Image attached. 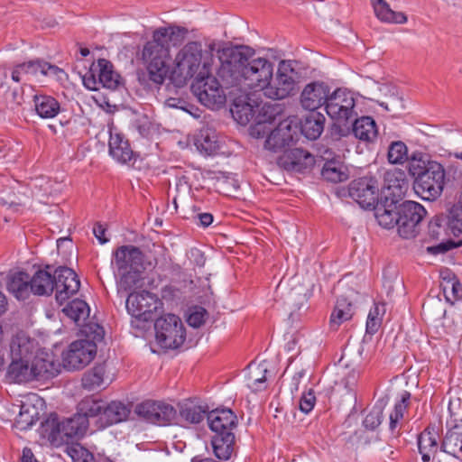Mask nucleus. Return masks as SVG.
<instances>
[{"label":"nucleus","instance_id":"nucleus-1","mask_svg":"<svg viewBox=\"0 0 462 462\" xmlns=\"http://www.w3.org/2000/svg\"><path fill=\"white\" fill-rule=\"evenodd\" d=\"M219 52L220 66L217 76L226 87L255 88L263 92L271 79L273 65L264 58H254V51L247 46L225 48Z\"/></svg>","mask_w":462,"mask_h":462},{"label":"nucleus","instance_id":"nucleus-2","mask_svg":"<svg viewBox=\"0 0 462 462\" xmlns=\"http://www.w3.org/2000/svg\"><path fill=\"white\" fill-rule=\"evenodd\" d=\"M188 30L180 26L160 27L156 29L152 40L147 42L142 51V60L146 67L149 79L155 85H162L170 71L171 60L169 43L180 45L185 40Z\"/></svg>","mask_w":462,"mask_h":462},{"label":"nucleus","instance_id":"nucleus-3","mask_svg":"<svg viewBox=\"0 0 462 462\" xmlns=\"http://www.w3.org/2000/svg\"><path fill=\"white\" fill-rule=\"evenodd\" d=\"M112 264L117 294H125L141 286L144 272L143 254L134 245H122L113 253Z\"/></svg>","mask_w":462,"mask_h":462},{"label":"nucleus","instance_id":"nucleus-4","mask_svg":"<svg viewBox=\"0 0 462 462\" xmlns=\"http://www.w3.org/2000/svg\"><path fill=\"white\" fill-rule=\"evenodd\" d=\"M80 287L77 273L70 268L60 266L51 275L46 270H40L30 279L31 291L35 295H50L56 291L55 298L62 305L76 294Z\"/></svg>","mask_w":462,"mask_h":462},{"label":"nucleus","instance_id":"nucleus-5","mask_svg":"<svg viewBox=\"0 0 462 462\" xmlns=\"http://www.w3.org/2000/svg\"><path fill=\"white\" fill-rule=\"evenodd\" d=\"M6 379L11 383H28L33 380H46L59 373V364L47 352H39L32 360L11 358Z\"/></svg>","mask_w":462,"mask_h":462},{"label":"nucleus","instance_id":"nucleus-6","mask_svg":"<svg viewBox=\"0 0 462 462\" xmlns=\"http://www.w3.org/2000/svg\"><path fill=\"white\" fill-rule=\"evenodd\" d=\"M209 429L214 432L211 444L215 456L218 459L227 460L234 451L237 418L229 409L214 410L207 414Z\"/></svg>","mask_w":462,"mask_h":462},{"label":"nucleus","instance_id":"nucleus-7","mask_svg":"<svg viewBox=\"0 0 462 462\" xmlns=\"http://www.w3.org/2000/svg\"><path fill=\"white\" fill-rule=\"evenodd\" d=\"M171 79L180 87L193 77L199 78L203 68V48L200 42L191 41L179 50L174 58Z\"/></svg>","mask_w":462,"mask_h":462},{"label":"nucleus","instance_id":"nucleus-8","mask_svg":"<svg viewBox=\"0 0 462 462\" xmlns=\"http://www.w3.org/2000/svg\"><path fill=\"white\" fill-rule=\"evenodd\" d=\"M209 62L205 60L203 68L191 85V90L198 100L205 106L210 109L221 107L226 103V94L224 88H229L221 80L211 76Z\"/></svg>","mask_w":462,"mask_h":462},{"label":"nucleus","instance_id":"nucleus-9","mask_svg":"<svg viewBox=\"0 0 462 462\" xmlns=\"http://www.w3.org/2000/svg\"><path fill=\"white\" fill-rule=\"evenodd\" d=\"M155 339L163 349H175L185 341L186 331L181 319L174 314H166L155 319Z\"/></svg>","mask_w":462,"mask_h":462},{"label":"nucleus","instance_id":"nucleus-10","mask_svg":"<svg viewBox=\"0 0 462 462\" xmlns=\"http://www.w3.org/2000/svg\"><path fill=\"white\" fill-rule=\"evenodd\" d=\"M446 183V171L438 162H430L426 173L413 182L416 194L424 200L433 201L439 198Z\"/></svg>","mask_w":462,"mask_h":462},{"label":"nucleus","instance_id":"nucleus-11","mask_svg":"<svg viewBox=\"0 0 462 462\" xmlns=\"http://www.w3.org/2000/svg\"><path fill=\"white\" fill-rule=\"evenodd\" d=\"M88 427V420L76 413L71 418L59 421L56 419L47 421L46 431H49V439L56 445L69 442L73 438L82 437Z\"/></svg>","mask_w":462,"mask_h":462},{"label":"nucleus","instance_id":"nucleus-12","mask_svg":"<svg viewBox=\"0 0 462 462\" xmlns=\"http://www.w3.org/2000/svg\"><path fill=\"white\" fill-rule=\"evenodd\" d=\"M328 116L338 124H346L357 116L354 93L337 88L329 93L325 106Z\"/></svg>","mask_w":462,"mask_h":462},{"label":"nucleus","instance_id":"nucleus-13","mask_svg":"<svg viewBox=\"0 0 462 462\" xmlns=\"http://www.w3.org/2000/svg\"><path fill=\"white\" fill-rule=\"evenodd\" d=\"M397 215L399 235L410 239L419 233L420 224L426 215V210L420 204L406 200L398 204Z\"/></svg>","mask_w":462,"mask_h":462},{"label":"nucleus","instance_id":"nucleus-14","mask_svg":"<svg viewBox=\"0 0 462 462\" xmlns=\"http://www.w3.org/2000/svg\"><path fill=\"white\" fill-rule=\"evenodd\" d=\"M162 303L147 291L130 292L125 300L127 312L134 318L143 321L152 320Z\"/></svg>","mask_w":462,"mask_h":462},{"label":"nucleus","instance_id":"nucleus-15","mask_svg":"<svg viewBox=\"0 0 462 462\" xmlns=\"http://www.w3.org/2000/svg\"><path fill=\"white\" fill-rule=\"evenodd\" d=\"M295 72L289 65L282 62L274 78L267 80L263 94L271 99H283L294 93L296 81Z\"/></svg>","mask_w":462,"mask_h":462},{"label":"nucleus","instance_id":"nucleus-16","mask_svg":"<svg viewBox=\"0 0 462 462\" xmlns=\"http://www.w3.org/2000/svg\"><path fill=\"white\" fill-rule=\"evenodd\" d=\"M97 346L90 340H77L69 345L63 354V365L68 370H79L88 365L95 357Z\"/></svg>","mask_w":462,"mask_h":462},{"label":"nucleus","instance_id":"nucleus-17","mask_svg":"<svg viewBox=\"0 0 462 462\" xmlns=\"http://www.w3.org/2000/svg\"><path fill=\"white\" fill-rule=\"evenodd\" d=\"M449 228L445 217H435L429 223L428 236L430 241H439L436 245L427 247V252L432 254H443L460 245L449 238Z\"/></svg>","mask_w":462,"mask_h":462},{"label":"nucleus","instance_id":"nucleus-18","mask_svg":"<svg viewBox=\"0 0 462 462\" xmlns=\"http://www.w3.org/2000/svg\"><path fill=\"white\" fill-rule=\"evenodd\" d=\"M136 412L148 422L164 426L171 424L176 417V410L170 404L146 401L136 406Z\"/></svg>","mask_w":462,"mask_h":462},{"label":"nucleus","instance_id":"nucleus-19","mask_svg":"<svg viewBox=\"0 0 462 462\" xmlns=\"http://www.w3.org/2000/svg\"><path fill=\"white\" fill-rule=\"evenodd\" d=\"M379 187L372 177H364L352 181L349 195L363 208H372L378 201Z\"/></svg>","mask_w":462,"mask_h":462},{"label":"nucleus","instance_id":"nucleus-20","mask_svg":"<svg viewBox=\"0 0 462 462\" xmlns=\"http://www.w3.org/2000/svg\"><path fill=\"white\" fill-rule=\"evenodd\" d=\"M314 163V156L300 148L286 150L278 159L279 166L288 171L301 172L312 167Z\"/></svg>","mask_w":462,"mask_h":462},{"label":"nucleus","instance_id":"nucleus-21","mask_svg":"<svg viewBox=\"0 0 462 462\" xmlns=\"http://www.w3.org/2000/svg\"><path fill=\"white\" fill-rule=\"evenodd\" d=\"M330 89L329 87L320 81H313L307 84L300 94V105L304 109L316 111L322 105L326 106Z\"/></svg>","mask_w":462,"mask_h":462},{"label":"nucleus","instance_id":"nucleus-22","mask_svg":"<svg viewBox=\"0 0 462 462\" xmlns=\"http://www.w3.org/2000/svg\"><path fill=\"white\" fill-rule=\"evenodd\" d=\"M109 154L118 162L126 164L135 161V153L130 147L128 140L116 128L109 130Z\"/></svg>","mask_w":462,"mask_h":462},{"label":"nucleus","instance_id":"nucleus-23","mask_svg":"<svg viewBox=\"0 0 462 462\" xmlns=\"http://www.w3.org/2000/svg\"><path fill=\"white\" fill-rule=\"evenodd\" d=\"M38 343L23 332L17 333L10 344L11 358L32 360L38 354Z\"/></svg>","mask_w":462,"mask_h":462},{"label":"nucleus","instance_id":"nucleus-24","mask_svg":"<svg viewBox=\"0 0 462 462\" xmlns=\"http://www.w3.org/2000/svg\"><path fill=\"white\" fill-rule=\"evenodd\" d=\"M293 140V133L291 125L282 122L271 131L265 140L264 147L270 151L277 152L289 145Z\"/></svg>","mask_w":462,"mask_h":462},{"label":"nucleus","instance_id":"nucleus-25","mask_svg":"<svg viewBox=\"0 0 462 462\" xmlns=\"http://www.w3.org/2000/svg\"><path fill=\"white\" fill-rule=\"evenodd\" d=\"M325 116L318 111H310L300 121V130L304 136L310 140L318 139L325 125Z\"/></svg>","mask_w":462,"mask_h":462},{"label":"nucleus","instance_id":"nucleus-26","mask_svg":"<svg viewBox=\"0 0 462 462\" xmlns=\"http://www.w3.org/2000/svg\"><path fill=\"white\" fill-rule=\"evenodd\" d=\"M440 450L462 459V425L455 424L446 432Z\"/></svg>","mask_w":462,"mask_h":462},{"label":"nucleus","instance_id":"nucleus-27","mask_svg":"<svg viewBox=\"0 0 462 462\" xmlns=\"http://www.w3.org/2000/svg\"><path fill=\"white\" fill-rule=\"evenodd\" d=\"M439 434L434 428L425 429L418 437L419 451L423 462H429L439 449Z\"/></svg>","mask_w":462,"mask_h":462},{"label":"nucleus","instance_id":"nucleus-28","mask_svg":"<svg viewBox=\"0 0 462 462\" xmlns=\"http://www.w3.org/2000/svg\"><path fill=\"white\" fill-rule=\"evenodd\" d=\"M331 152L327 150L322 156L325 162L322 169V176L325 180L331 182H342L348 178L346 166L339 161L330 159Z\"/></svg>","mask_w":462,"mask_h":462},{"label":"nucleus","instance_id":"nucleus-29","mask_svg":"<svg viewBox=\"0 0 462 462\" xmlns=\"http://www.w3.org/2000/svg\"><path fill=\"white\" fill-rule=\"evenodd\" d=\"M130 409L121 402L113 401L104 403V410L101 415V423L104 426L121 422L128 417Z\"/></svg>","mask_w":462,"mask_h":462},{"label":"nucleus","instance_id":"nucleus-30","mask_svg":"<svg viewBox=\"0 0 462 462\" xmlns=\"http://www.w3.org/2000/svg\"><path fill=\"white\" fill-rule=\"evenodd\" d=\"M353 120V133L357 139L365 143H372L376 139L377 127L372 117L362 116Z\"/></svg>","mask_w":462,"mask_h":462},{"label":"nucleus","instance_id":"nucleus-31","mask_svg":"<svg viewBox=\"0 0 462 462\" xmlns=\"http://www.w3.org/2000/svg\"><path fill=\"white\" fill-rule=\"evenodd\" d=\"M7 290L18 300H25L31 291L30 277L24 272H17L9 275Z\"/></svg>","mask_w":462,"mask_h":462},{"label":"nucleus","instance_id":"nucleus-32","mask_svg":"<svg viewBox=\"0 0 462 462\" xmlns=\"http://www.w3.org/2000/svg\"><path fill=\"white\" fill-rule=\"evenodd\" d=\"M396 202L392 201L386 205H375L374 217L377 219L379 225L384 228H392L395 226H398V215H397Z\"/></svg>","mask_w":462,"mask_h":462},{"label":"nucleus","instance_id":"nucleus-33","mask_svg":"<svg viewBox=\"0 0 462 462\" xmlns=\"http://www.w3.org/2000/svg\"><path fill=\"white\" fill-rule=\"evenodd\" d=\"M353 315L352 303L344 297L338 298L330 316L329 323L331 329L337 330L342 323L350 320Z\"/></svg>","mask_w":462,"mask_h":462},{"label":"nucleus","instance_id":"nucleus-34","mask_svg":"<svg viewBox=\"0 0 462 462\" xmlns=\"http://www.w3.org/2000/svg\"><path fill=\"white\" fill-rule=\"evenodd\" d=\"M98 67V82L101 87L108 89H116L120 84L119 75L113 70V65L105 59H99Z\"/></svg>","mask_w":462,"mask_h":462},{"label":"nucleus","instance_id":"nucleus-35","mask_svg":"<svg viewBox=\"0 0 462 462\" xmlns=\"http://www.w3.org/2000/svg\"><path fill=\"white\" fill-rule=\"evenodd\" d=\"M267 367L264 364L249 365L247 366L246 384L253 392L266 388Z\"/></svg>","mask_w":462,"mask_h":462},{"label":"nucleus","instance_id":"nucleus-36","mask_svg":"<svg viewBox=\"0 0 462 462\" xmlns=\"http://www.w3.org/2000/svg\"><path fill=\"white\" fill-rule=\"evenodd\" d=\"M33 101L37 114L42 118H53L60 110V103L51 96H35Z\"/></svg>","mask_w":462,"mask_h":462},{"label":"nucleus","instance_id":"nucleus-37","mask_svg":"<svg viewBox=\"0 0 462 462\" xmlns=\"http://www.w3.org/2000/svg\"><path fill=\"white\" fill-rule=\"evenodd\" d=\"M24 75L36 76L39 73L44 76H57L62 70L55 65L44 60H36L20 64Z\"/></svg>","mask_w":462,"mask_h":462},{"label":"nucleus","instance_id":"nucleus-38","mask_svg":"<svg viewBox=\"0 0 462 462\" xmlns=\"http://www.w3.org/2000/svg\"><path fill=\"white\" fill-rule=\"evenodd\" d=\"M105 401L87 396L83 398L78 404V414L88 418L98 417L101 421V415L104 410Z\"/></svg>","mask_w":462,"mask_h":462},{"label":"nucleus","instance_id":"nucleus-39","mask_svg":"<svg viewBox=\"0 0 462 462\" xmlns=\"http://www.w3.org/2000/svg\"><path fill=\"white\" fill-rule=\"evenodd\" d=\"M106 365L100 364L95 365L91 370L86 372L82 377V386L88 391H94L106 383Z\"/></svg>","mask_w":462,"mask_h":462},{"label":"nucleus","instance_id":"nucleus-40","mask_svg":"<svg viewBox=\"0 0 462 462\" xmlns=\"http://www.w3.org/2000/svg\"><path fill=\"white\" fill-rule=\"evenodd\" d=\"M195 144L208 155L214 153L219 148L216 131L208 127L202 128L195 139Z\"/></svg>","mask_w":462,"mask_h":462},{"label":"nucleus","instance_id":"nucleus-41","mask_svg":"<svg viewBox=\"0 0 462 462\" xmlns=\"http://www.w3.org/2000/svg\"><path fill=\"white\" fill-rule=\"evenodd\" d=\"M62 311L77 324L81 325L88 318L90 309L86 301L76 299L70 301Z\"/></svg>","mask_w":462,"mask_h":462},{"label":"nucleus","instance_id":"nucleus-42","mask_svg":"<svg viewBox=\"0 0 462 462\" xmlns=\"http://www.w3.org/2000/svg\"><path fill=\"white\" fill-rule=\"evenodd\" d=\"M375 16L383 23L402 24L407 22V16L401 12H394L385 0H380V4L374 8Z\"/></svg>","mask_w":462,"mask_h":462},{"label":"nucleus","instance_id":"nucleus-43","mask_svg":"<svg viewBox=\"0 0 462 462\" xmlns=\"http://www.w3.org/2000/svg\"><path fill=\"white\" fill-rule=\"evenodd\" d=\"M386 188L392 190L393 196H401L407 189L408 183L402 171H390L384 175Z\"/></svg>","mask_w":462,"mask_h":462},{"label":"nucleus","instance_id":"nucleus-44","mask_svg":"<svg viewBox=\"0 0 462 462\" xmlns=\"http://www.w3.org/2000/svg\"><path fill=\"white\" fill-rule=\"evenodd\" d=\"M38 420V411L34 406L23 404L18 416L15 418L14 427L19 430L30 429Z\"/></svg>","mask_w":462,"mask_h":462},{"label":"nucleus","instance_id":"nucleus-45","mask_svg":"<svg viewBox=\"0 0 462 462\" xmlns=\"http://www.w3.org/2000/svg\"><path fill=\"white\" fill-rule=\"evenodd\" d=\"M207 411L199 405L187 402L180 405V415L186 421L197 424L203 420Z\"/></svg>","mask_w":462,"mask_h":462},{"label":"nucleus","instance_id":"nucleus-46","mask_svg":"<svg viewBox=\"0 0 462 462\" xmlns=\"http://www.w3.org/2000/svg\"><path fill=\"white\" fill-rule=\"evenodd\" d=\"M386 309L384 304L376 303L370 310L366 321V331L369 334H374L378 331L383 316L385 314Z\"/></svg>","mask_w":462,"mask_h":462},{"label":"nucleus","instance_id":"nucleus-47","mask_svg":"<svg viewBox=\"0 0 462 462\" xmlns=\"http://www.w3.org/2000/svg\"><path fill=\"white\" fill-rule=\"evenodd\" d=\"M450 233L455 236L462 234V196L458 201L452 207L448 219Z\"/></svg>","mask_w":462,"mask_h":462},{"label":"nucleus","instance_id":"nucleus-48","mask_svg":"<svg viewBox=\"0 0 462 462\" xmlns=\"http://www.w3.org/2000/svg\"><path fill=\"white\" fill-rule=\"evenodd\" d=\"M431 161L425 160L421 154H414L408 162L409 173L417 180L426 173Z\"/></svg>","mask_w":462,"mask_h":462},{"label":"nucleus","instance_id":"nucleus-49","mask_svg":"<svg viewBox=\"0 0 462 462\" xmlns=\"http://www.w3.org/2000/svg\"><path fill=\"white\" fill-rule=\"evenodd\" d=\"M407 152L408 149L403 142H393L388 149V161L393 164L402 163L408 158Z\"/></svg>","mask_w":462,"mask_h":462},{"label":"nucleus","instance_id":"nucleus-50","mask_svg":"<svg viewBox=\"0 0 462 462\" xmlns=\"http://www.w3.org/2000/svg\"><path fill=\"white\" fill-rule=\"evenodd\" d=\"M383 418V407L376 404L366 414L363 424L365 429L374 430L382 423Z\"/></svg>","mask_w":462,"mask_h":462},{"label":"nucleus","instance_id":"nucleus-51","mask_svg":"<svg viewBox=\"0 0 462 462\" xmlns=\"http://www.w3.org/2000/svg\"><path fill=\"white\" fill-rule=\"evenodd\" d=\"M207 316L208 312L204 308L195 307L190 311L187 321L189 326L193 328H199L205 323Z\"/></svg>","mask_w":462,"mask_h":462},{"label":"nucleus","instance_id":"nucleus-52","mask_svg":"<svg viewBox=\"0 0 462 462\" xmlns=\"http://www.w3.org/2000/svg\"><path fill=\"white\" fill-rule=\"evenodd\" d=\"M410 397L411 393L409 392H404L402 394L401 400L395 403L394 409L390 416H393V419L398 420H402L403 414L408 407Z\"/></svg>","mask_w":462,"mask_h":462},{"label":"nucleus","instance_id":"nucleus-53","mask_svg":"<svg viewBox=\"0 0 462 462\" xmlns=\"http://www.w3.org/2000/svg\"><path fill=\"white\" fill-rule=\"evenodd\" d=\"M238 108L239 106H236V108L231 110L233 117L239 124L246 125L253 117L252 109L249 107V105L243 106L241 110H239Z\"/></svg>","mask_w":462,"mask_h":462},{"label":"nucleus","instance_id":"nucleus-54","mask_svg":"<svg viewBox=\"0 0 462 462\" xmlns=\"http://www.w3.org/2000/svg\"><path fill=\"white\" fill-rule=\"evenodd\" d=\"M385 110L393 112V115H398L404 110V104L402 98L393 96L389 99V102H383L380 104Z\"/></svg>","mask_w":462,"mask_h":462},{"label":"nucleus","instance_id":"nucleus-55","mask_svg":"<svg viewBox=\"0 0 462 462\" xmlns=\"http://www.w3.org/2000/svg\"><path fill=\"white\" fill-rule=\"evenodd\" d=\"M448 411L456 424L462 425V407L460 405V399L454 398L449 401Z\"/></svg>","mask_w":462,"mask_h":462},{"label":"nucleus","instance_id":"nucleus-56","mask_svg":"<svg viewBox=\"0 0 462 462\" xmlns=\"http://www.w3.org/2000/svg\"><path fill=\"white\" fill-rule=\"evenodd\" d=\"M316 397L314 393L310 390L304 393L300 400V410L304 413H309L314 407Z\"/></svg>","mask_w":462,"mask_h":462},{"label":"nucleus","instance_id":"nucleus-57","mask_svg":"<svg viewBox=\"0 0 462 462\" xmlns=\"http://www.w3.org/2000/svg\"><path fill=\"white\" fill-rule=\"evenodd\" d=\"M226 47H223V48H217V43L216 42V41L212 40V41H209L206 43V49L203 50V60L204 61L205 60H208L209 62V69L211 70V63H212V60H213V53L214 51H217V56L219 57V51L225 49Z\"/></svg>","mask_w":462,"mask_h":462},{"label":"nucleus","instance_id":"nucleus-58","mask_svg":"<svg viewBox=\"0 0 462 462\" xmlns=\"http://www.w3.org/2000/svg\"><path fill=\"white\" fill-rule=\"evenodd\" d=\"M189 260L196 265L202 267L206 263L204 253L198 248H191L189 252Z\"/></svg>","mask_w":462,"mask_h":462},{"label":"nucleus","instance_id":"nucleus-59","mask_svg":"<svg viewBox=\"0 0 462 462\" xmlns=\"http://www.w3.org/2000/svg\"><path fill=\"white\" fill-rule=\"evenodd\" d=\"M84 85L90 90H97L99 88L98 79H96L94 73H88L83 78Z\"/></svg>","mask_w":462,"mask_h":462},{"label":"nucleus","instance_id":"nucleus-60","mask_svg":"<svg viewBox=\"0 0 462 462\" xmlns=\"http://www.w3.org/2000/svg\"><path fill=\"white\" fill-rule=\"evenodd\" d=\"M93 233L100 244L103 245L108 241V239L105 237L106 229L101 224L97 223L95 225L93 228Z\"/></svg>","mask_w":462,"mask_h":462},{"label":"nucleus","instance_id":"nucleus-61","mask_svg":"<svg viewBox=\"0 0 462 462\" xmlns=\"http://www.w3.org/2000/svg\"><path fill=\"white\" fill-rule=\"evenodd\" d=\"M134 126L138 131L140 135H142V136L148 135L149 131H150V124L146 120H143V121L136 120L134 124Z\"/></svg>","mask_w":462,"mask_h":462},{"label":"nucleus","instance_id":"nucleus-62","mask_svg":"<svg viewBox=\"0 0 462 462\" xmlns=\"http://www.w3.org/2000/svg\"><path fill=\"white\" fill-rule=\"evenodd\" d=\"M306 374V372L304 369H300V371L296 372L292 377L291 380V392L297 391L299 388L300 382L302 377H304Z\"/></svg>","mask_w":462,"mask_h":462},{"label":"nucleus","instance_id":"nucleus-63","mask_svg":"<svg viewBox=\"0 0 462 462\" xmlns=\"http://www.w3.org/2000/svg\"><path fill=\"white\" fill-rule=\"evenodd\" d=\"M266 125L259 122L255 126L251 129V134L256 138L263 137Z\"/></svg>","mask_w":462,"mask_h":462},{"label":"nucleus","instance_id":"nucleus-64","mask_svg":"<svg viewBox=\"0 0 462 462\" xmlns=\"http://www.w3.org/2000/svg\"><path fill=\"white\" fill-rule=\"evenodd\" d=\"M197 217L203 227L208 226L213 222V216L209 213H199Z\"/></svg>","mask_w":462,"mask_h":462}]
</instances>
